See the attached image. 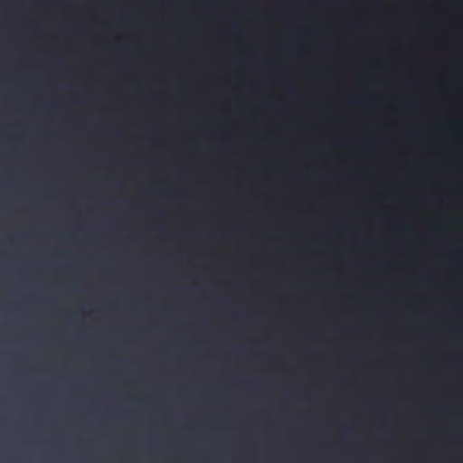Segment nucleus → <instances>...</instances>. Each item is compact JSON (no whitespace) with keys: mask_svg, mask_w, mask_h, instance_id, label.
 I'll return each mask as SVG.
<instances>
[{"mask_svg":"<svg viewBox=\"0 0 463 463\" xmlns=\"http://www.w3.org/2000/svg\"><path fill=\"white\" fill-rule=\"evenodd\" d=\"M186 430H191V431L195 430V426H194V425H187L186 426Z\"/></svg>","mask_w":463,"mask_h":463,"instance_id":"f03ea898","label":"nucleus"},{"mask_svg":"<svg viewBox=\"0 0 463 463\" xmlns=\"http://www.w3.org/2000/svg\"><path fill=\"white\" fill-rule=\"evenodd\" d=\"M370 102L377 105L380 103L378 99H371Z\"/></svg>","mask_w":463,"mask_h":463,"instance_id":"7ed1b4c3","label":"nucleus"},{"mask_svg":"<svg viewBox=\"0 0 463 463\" xmlns=\"http://www.w3.org/2000/svg\"><path fill=\"white\" fill-rule=\"evenodd\" d=\"M348 101H349L350 103H354V102H356L357 100H355V99H348Z\"/></svg>","mask_w":463,"mask_h":463,"instance_id":"20e7f679","label":"nucleus"},{"mask_svg":"<svg viewBox=\"0 0 463 463\" xmlns=\"http://www.w3.org/2000/svg\"><path fill=\"white\" fill-rule=\"evenodd\" d=\"M370 146H376V143H375L374 141H373V142H371V143H370Z\"/></svg>","mask_w":463,"mask_h":463,"instance_id":"39448f33","label":"nucleus"},{"mask_svg":"<svg viewBox=\"0 0 463 463\" xmlns=\"http://www.w3.org/2000/svg\"><path fill=\"white\" fill-rule=\"evenodd\" d=\"M167 439L171 440V441H178L179 440V437L178 435H168L166 437Z\"/></svg>","mask_w":463,"mask_h":463,"instance_id":"f257e3e1","label":"nucleus"}]
</instances>
